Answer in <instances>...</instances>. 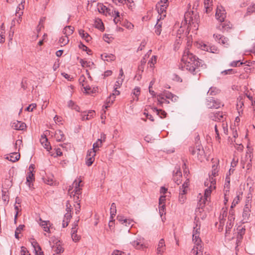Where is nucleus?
<instances>
[{"instance_id": "nucleus-1", "label": "nucleus", "mask_w": 255, "mask_h": 255, "mask_svg": "<svg viewBox=\"0 0 255 255\" xmlns=\"http://www.w3.org/2000/svg\"><path fill=\"white\" fill-rule=\"evenodd\" d=\"M181 61L184 64V67L193 74H196L198 68L202 66V60L190 53L188 49L184 51Z\"/></svg>"}, {"instance_id": "nucleus-2", "label": "nucleus", "mask_w": 255, "mask_h": 255, "mask_svg": "<svg viewBox=\"0 0 255 255\" xmlns=\"http://www.w3.org/2000/svg\"><path fill=\"white\" fill-rule=\"evenodd\" d=\"M189 151L199 160L201 161L204 158V150L199 140L195 141L194 146L190 147Z\"/></svg>"}, {"instance_id": "nucleus-3", "label": "nucleus", "mask_w": 255, "mask_h": 255, "mask_svg": "<svg viewBox=\"0 0 255 255\" xmlns=\"http://www.w3.org/2000/svg\"><path fill=\"white\" fill-rule=\"evenodd\" d=\"M189 14V13L185 14V22L184 23V24H187V22L189 21L188 24V26H187V32H188V33H189V32H190V31L191 30H194V31H196L198 28V23H197L196 22L193 21V19H191V18H190L189 20H188L187 19V16H188V15ZM182 24H183V23H182Z\"/></svg>"}, {"instance_id": "nucleus-4", "label": "nucleus", "mask_w": 255, "mask_h": 255, "mask_svg": "<svg viewBox=\"0 0 255 255\" xmlns=\"http://www.w3.org/2000/svg\"><path fill=\"white\" fill-rule=\"evenodd\" d=\"M168 4H160V2H158L156 5V8L157 10L158 14L160 15V17L158 18V21L166 16V9Z\"/></svg>"}, {"instance_id": "nucleus-5", "label": "nucleus", "mask_w": 255, "mask_h": 255, "mask_svg": "<svg viewBox=\"0 0 255 255\" xmlns=\"http://www.w3.org/2000/svg\"><path fill=\"white\" fill-rule=\"evenodd\" d=\"M216 17L220 22H224L226 17V12L222 6H218L216 12Z\"/></svg>"}, {"instance_id": "nucleus-6", "label": "nucleus", "mask_w": 255, "mask_h": 255, "mask_svg": "<svg viewBox=\"0 0 255 255\" xmlns=\"http://www.w3.org/2000/svg\"><path fill=\"white\" fill-rule=\"evenodd\" d=\"M96 150H94L93 149H91L89 150L87 152V154L86 156V164L87 166H91L94 160H95V156L96 155Z\"/></svg>"}, {"instance_id": "nucleus-7", "label": "nucleus", "mask_w": 255, "mask_h": 255, "mask_svg": "<svg viewBox=\"0 0 255 255\" xmlns=\"http://www.w3.org/2000/svg\"><path fill=\"white\" fill-rule=\"evenodd\" d=\"M206 105L209 109H218L220 107L221 103L218 100H215L214 98H211L207 100Z\"/></svg>"}, {"instance_id": "nucleus-8", "label": "nucleus", "mask_w": 255, "mask_h": 255, "mask_svg": "<svg viewBox=\"0 0 255 255\" xmlns=\"http://www.w3.org/2000/svg\"><path fill=\"white\" fill-rule=\"evenodd\" d=\"M251 205L247 203L245 206L243 213V223H247L249 220L251 212Z\"/></svg>"}, {"instance_id": "nucleus-9", "label": "nucleus", "mask_w": 255, "mask_h": 255, "mask_svg": "<svg viewBox=\"0 0 255 255\" xmlns=\"http://www.w3.org/2000/svg\"><path fill=\"white\" fill-rule=\"evenodd\" d=\"M214 37L217 41L222 44L225 47H227L229 45V40L228 38L220 34H214Z\"/></svg>"}, {"instance_id": "nucleus-10", "label": "nucleus", "mask_w": 255, "mask_h": 255, "mask_svg": "<svg viewBox=\"0 0 255 255\" xmlns=\"http://www.w3.org/2000/svg\"><path fill=\"white\" fill-rule=\"evenodd\" d=\"M79 222V220L75 221L73 224V227L71 229V237L72 238V240L74 242H77L79 241L80 239V236H78L77 234V230L76 227L78 226V223Z\"/></svg>"}, {"instance_id": "nucleus-11", "label": "nucleus", "mask_w": 255, "mask_h": 255, "mask_svg": "<svg viewBox=\"0 0 255 255\" xmlns=\"http://www.w3.org/2000/svg\"><path fill=\"white\" fill-rule=\"evenodd\" d=\"M182 178V173L179 167H176L175 170L173 171V178L175 183L177 185H179L181 182L180 180Z\"/></svg>"}, {"instance_id": "nucleus-12", "label": "nucleus", "mask_w": 255, "mask_h": 255, "mask_svg": "<svg viewBox=\"0 0 255 255\" xmlns=\"http://www.w3.org/2000/svg\"><path fill=\"white\" fill-rule=\"evenodd\" d=\"M81 182V180H79L78 181L76 180H75L73 183V187H74V189L73 191L70 192L71 189H69L68 191L69 193L72 194L74 192H75V194H81V189L80 188V183Z\"/></svg>"}, {"instance_id": "nucleus-13", "label": "nucleus", "mask_w": 255, "mask_h": 255, "mask_svg": "<svg viewBox=\"0 0 255 255\" xmlns=\"http://www.w3.org/2000/svg\"><path fill=\"white\" fill-rule=\"evenodd\" d=\"M224 116V115H223L222 112H218L216 113H211L210 115V118L214 121L221 122L223 121Z\"/></svg>"}, {"instance_id": "nucleus-14", "label": "nucleus", "mask_w": 255, "mask_h": 255, "mask_svg": "<svg viewBox=\"0 0 255 255\" xmlns=\"http://www.w3.org/2000/svg\"><path fill=\"white\" fill-rule=\"evenodd\" d=\"M26 124L24 123L18 121L11 123V127L16 130H23L26 128Z\"/></svg>"}, {"instance_id": "nucleus-15", "label": "nucleus", "mask_w": 255, "mask_h": 255, "mask_svg": "<svg viewBox=\"0 0 255 255\" xmlns=\"http://www.w3.org/2000/svg\"><path fill=\"white\" fill-rule=\"evenodd\" d=\"M165 245L163 239H160L157 248V254L158 255H161L165 250Z\"/></svg>"}, {"instance_id": "nucleus-16", "label": "nucleus", "mask_w": 255, "mask_h": 255, "mask_svg": "<svg viewBox=\"0 0 255 255\" xmlns=\"http://www.w3.org/2000/svg\"><path fill=\"white\" fill-rule=\"evenodd\" d=\"M40 142L41 144L48 151L51 149V147L50 145L49 142L48 141V139L45 135H41L40 138Z\"/></svg>"}, {"instance_id": "nucleus-17", "label": "nucleus", "mask_w": 255, "mask_h": 255, "mask_svg": "<svg viewBox=\"0 0 255 255\" xmlns=\"http://www.w3.org/2000/svg\"><path fill=\"white\" fill-rule=\"evenodd\" d=\"M190 255H203L202 246L195 245L191 251Z\"/></svg>"}, {"instance_id": "nucleus-18", "label": "nucleus", "mask_w": 255, "mask_h": 255, "mask_svg": "<svg viewBox=\"0 0 255 255\" xmlns=\"http://www.w3.org/2000/svg\"><path fill=\"white\" fill-rule=\"evenodd\" d=\"M95 114V111L90 110L87 114L86 112L82 113L81 116L82 121L89 120L93 117V115Z\"/></svg>"}, {"instance_id": "nucleus-19", "label": "nucleus", "mask_w": 255, "mask_h": 255, "mask_svg": "<svg viewBox=\"0 0 255 255\" xmlns=\"http://www.w3.org/2000/svg\"><path fill=\"white\" fill-rule=\"evenodd\" d=\"M101 57L104 61L111 62L115 60L116 56L112 54L104 53L101 55Z\"/></svg>"}, {"instance_id": "nucleus-20", "label": "nucleus", "mask_w": 255, "mask_h": 255, "mask_svg": "<svg viewBox=\"0 0 255 255\" xmlns=\"http://www.w3.org/2000/svg\"><path fill=\"white\" fill-rule=\"evenodd\" d=\"M106 135L102 134L101 135V138L98 139L96 142L94 143L93 145V148L94 150H96L95 148L101 147L102 145L103 142L105 141Z\"/></svg>"}, {"instance_id": "nucleus-21", "label": "nucleus", "mask_w": 255, "mask_h": 255, "mask_svg": "<svg viewBox=\"0 0 255 255\" xmlns=\"http://www.w3.org/2000/svg\"><path fill=\"white\" fill-rule=\"evenodd\" d=\"M161 94L164 95L165 98L170 99L173 102H175L178 99V97L168 91H164Z\"/></svg>"}, {"instance_id": "nucleus-22", "label": "nucleus", "mask_w": 255, "mask_h": 255, "mask_svg": "<svg viewBox=\"0 0 255 255\" xmlns=\"http://www.w3.org/2000/svg\"><path fill=\"white\" fill-rule=\"evenodd\" d=\"M52 248L57 254H60L64 252V249L62 247L59 241L56 242L55 245L53 246Z\"/></svg>"}, {"instance_id": "nucleus-23", "label": "nucleus", "mask_w": 255, "mask_h": 255, "mask_svg": "<svg viewBox=\"0 0 255 255\" xmlns=\"http://www.w3.org/2000/svg\"><path fill=\"white\" fill-rule=\"evenodd\" d=\"M33 180H34V174L33 173L32 170H30L27 173L26 183L27 185H28L29 187H30L31 183Z\"/></svg>"}, {"instance_id": "nucleus-24", "label": "nucleus", "mask_w": 255, "mask_h": 255, "mask_svg": "<svg viewBox=\"0 0 255 255\" xmlns=\"http://www.w3.org/2000/svg\"><path fill=\"white\" fill-rule=\"evenodd\" d=\"M117 218L118 221L121 223V224H124V223H127V222H128V225H132V223L133 222V221L131 219H128L125 218L124 216L121 215H118Z\"/></svg>"}, {"instance_id": "nucleus-25", "label": "nucleus", "mask_w": 255, "mask_h": 255, "mask_svg": "<svg viewBox=\"0 0 255 255\" xmlns=\"http://www.w3.org/2000/svg\"><path fill=\"white\" fill-rule=\"evenodd\" d=\"M55 137L57 141H64L65 139V135L61 130L55 131Z\"/></svg>"}, {"instance_id": "nucleus-26", "label": "nucleus", "mask_w": 255, "mask_h": 255, "mask_svg": "<svg viewBox=\"0 0 255 255\" xmlns=\"http://www.w3.org/2000/svg\"><path fill=\"white\" fill-rule=\"evenodd\" d=\"M40 226L43 228L44 231L50 233V228L51 227V223L49 221H42L40 223Z\"/></svg>"}, {"instance_id": "nucleus-27", "label": "nucleus", "mask_w": 255, "mask_h": 255, "mask_svg": "<svg viewBox=\"0 0 255 255\" xmlns=\"http://www.w3.org/2000/svg\"><path fill=\"white\" fill-rule=\"evenodd\" d=\"M79 34L86 42H89L92 39L90 35L87 33H85V31L83 29H80L79 30Z\"/></svg>"}, {"instance_id": "nucleus-28", "label": "nucleus", "mask_w": 255, "mask_h": 255, "mask_svg": "<svg viewBox=\"0 0 255 255\" xmlns=\"http://www.w3.org/2000/svg\"><path fill=\"white\" fill-rule=\"evenodd\" d=\"M19 158H20V154H18L16 152L12 153L6 157V158L8 160H9L13 162L17 161L19 159Z\"/></svg>"}, {"instance_id": "nucleus-29", "label": "nucleus", "mask_w": 255, "mask_h": 255, "mask_svg": "<svg viewBox=\"0 0 255 255\" xmlns=\"http://www.w3.org/2000/svg\"><path fill=\"white\" fill-rule=\"evenodd\" d=\"M231 24L230 22H225L224 23H222L218 26V28L220 30L222 31L228 30L229 29L231 28Z\"/></svg>"}, {"instance_id": "nucleus-30", "label": "nucleus", "mask_w": 255, "mask_h": 255, "mask_svg": "<svg viewBox=\"0 0 255 255\" xmlns=\"http://www.w3.org/2000/svg\"><path fill=\"white\" fill-rule=\"evenodd\" d=\"M157 100L159 104L162 106L163 104H168L169 103V101L167 100V99L165 98L163 95L159 94L157 95Z\"/></svg>"}, {"instance_id": "nucleus-31", "label": "nucleus", "mask_w": 255, "mask_h": 255, "mask_svg": "<svg viewBox=\"0 0 255 255\" xmlns=\"http://www.w3.org/2000/svg\"><path fill=\"white\" fill-rule=\"evenodd\" d=\"M214 177H213V176L209 175V182L206 181L205 182V185L206 186H208L209 182H210V187H212L214 189H215V188H216L215 185L216 183V179L214 178Z\"/></svg>"}, {"instance_id": "nucleus-32", "label": "nucleus", "mask_w": 255, "mask_h": 255, "mask_svg": "<svg viewBox=\"0 0 255 255\" xmlns=\"http://www.w3.org/2000/svg\"><path fill=\"white\" fill-rule=\"evenodd\" d=\"M74 27L71 26H66L63 30V33L66 36L72 34L74 31Z\"/></svg>"}, {"instance_id": "nucleus-33", "label": "nucleus", "mask_w": 255, "mask_h": 255, "mask_svg": "<svg viewBox=\"0 0 255 255\" xmlns=\"http://www.w3.org/2000/svg\"><path fill=\"white\" fill-rule=\"evenodd\" d=\"M24 2V0H22L21 2V4H19V5L17 7V9L16 11V15L18 16L19 18L23 14V12L22 10L24 9V5L22 4V2Z\"/></svg>"}, {"instance_id": "nucleus-34", "label": "nucleus", "mask_w": 255, "mask_h": 255, "mask_svg": "<svg viewBox=\"0 0 255 255\" xmlns=\"http://www.w3.org/2000/svg\"><path fill=\"white\" fill-rule=\"evenodd\" d=\"M193 241L194 242L195 246H202L201 244V240L199 238V236L198 235V233L193 234Z\"/></svg>"}, {"instance_id": "nucleus-35", "label": "nucleus", "mask_w": 255, "mask_h": 255, "mask_svg": "<svg viewBox=\"0 0 255 255\" xmlns=\"http://www.w3.org/2000/svg\"><path fill=\"white\" fill-rule=\"evenodd\" d=\"M31 245L32 246V247H33V248L34 249L35 253L37 254L39 251H40L41 250V248L40 246L39 245L38 243L36 241H35L34 239H33L32 241L31 242Z\"/></svg>"}, {"instance_id": "nucleus-36", "label": "nucleus", "mask_w": 255, "mask_h": 255, "mask_svg": "<svg viewBox=\"0 0 255 255\" xmlns=\"http://www.w3.org/2000/svg\"><path fill=\"white\" fill-rule=\"evenodd\" d=\"M153 111L156 112L157 115H158L161 118H164L166 117V113L162 110H158L156 108H154L153 109Z\"/></svg>"}, {"instance_id": "nucleus-37", "label": "nucleus", "mask_w": 255, "mask_h": 255, "mask_svg": "<svg viewBox=\"0 0 255 255\" xmlns=\"http://www.w3.org/2000/svg\"><path fill=\"white\" fill-rule=\"evenodd\" d=\"M159 21L157 20V22L155 25V33L157 35H159L161 32V26L162 23L159 22Z\"/></svg>"}, {"instance_id": "nucleus-38", "label": "nucleus", "mask_w": 255, "mask_h": 255, "mask_svg": "<svg viewBox=\"0 0 255 255\" xmlns=\"http://www.w3.org/2000/svg\"><path fill=\"white\" fill-rule=\"evenodd\" d=\"M117 212L116 205L115 203H113L110 208L111 217L113 219Z\"/></svg>"}, {"instance_id": "nucleus-39", "label": "nucleus", "mask_w": 255, "mask_h": 255, "mask_svg": "<svg viewBox=\"0 0 255 255\" xmlns=\"http://www.w3.org/2000/svg\"><path fill=\"white\" fill-rule=\"evenodd\" d=\"M212 0H204V5L206 9V12L211 10V6Z\"/></svg>"}, {"instance_id": "nucleus-40", "label": "nucleus", "mask_w": 255, "mask_h": 255, "mask_svg": "<svg viewBox=\"0 0 255 255\" xmlns=\"http://www.w3.org/2000/svg\"><path fill=\"white\" fill-rule=\"evenodd\" d=\"M24 226L23 225H20L16 229L15 231V238L16 239H19V234L20 233L21 231L23 230Z\"/></svg>"}, {"instance_id": "nucleus-41", "label": "nucleus", "mask_w": 255, "mask_h": 255, "mask_svg": "<svg viewBox=\"0 0 255 255\" xmlns=\"http://www.w3.org/2000/svg\"><path fill=\"white\" fill-rule=\"evenodd\" d=\"M59 43L63 45H65L69 42L68 36L65 35L64 37H61L59 40Z\"/></svg>"}, {"instance_id": "nucleus-42", "label": "nucleus", "mask_w": 255, "mask_h": 255, "mask_svg": "<svg viewBox=\"0 0 255 255\" xmlns=\"http://www.w3.org/2000/svg\"><path fill=\"white\" fill-rule=\"evenodd\" d=\"M95 27L101 31H103L104 30V24L100 19L98 21H96Z\"/></svg>"}, {"instance_id": "nucleus-43", "label": "nucleus", "mask_w": 255, "mask_h": 255, "mask_svg": "<svg viewBox=\"0 0 255 255\" xmlns=\"http://www.w3.org/2000/svg\"><path fill=\"white\" fill-rule=\"evenodd\" d=\"M218 165H215V164L213 165L212 166V170L211 175L213 177H216V176L218 175Z\"/></svg>"}, {"instance_id": "nucleus-44", "label": "nucleus", "mask_w": 255, "mask_h": 255, "mask_svg": "<svg viewBox=\"0 0 255 255\" xmlns=\"http://www.w3.org/2000/svg\"><path fill=\"white\" fill-rule=\"evenodd\" d=\"M124 79L121 78L120 77H118V80L116 82V83L115 84L114 87H115V89H118L121 87V86L122 85V83L123 82Z\"/></svg>"}, {"instance_id": "nucleus-45", "label": "nucleus", "mask_w": 255, "mask_h": 255, "mask_svg": "<svg viewBox=\"0 0 255 255\" xmlns=\"http://www.w3.org/2000/svg\"><path fill=\"white\" fill-rule=\"evenodd\" d=\"M212 187H208L205 190L204 198L206 200H208V198L210 196Z\"/></svg>"}, {"instance_id": "nucleus-46", "label": "nucleus", "mask_w": 255, "mask_h": 255, "mask_svg": "<svg viewBox=\"0 0 255 255\" xmlns=\"http://www.w3.org/2000/svg\"><path fill=\"white\" fill-rule=\"evenodd\" d=\"M82 86L84 89V90L86 93L89 94L91 93H94L96 91L95 90H94V89L93 90H92L89 86H85L84 84H82Z\"/></svg>"}, {"instance_id": "nucleus-47", "label": "nucleus", "mask_w": 255, "mask_h": 255, "mask_svg": "<svg viewBox=\"0 0 255 255\" xmlns=\"http://www.w3.org/2000/svg\"><path fill=\"white\" fill-rule=\"evenodd\" d=\"M70 196H73L74 197V201L76 204L80 203H79V198L80 196H81V194H75V192H74L72 194H70Z\"/></svg>"}, {"instance_id": "nucleus-48", "label": "nucleus", "mask_w": 255, "mask_h": 255, "mask_svg": "<svg viewBox=\"0 0 255 255\" xmlns=\"http://www.w3.org/2000/svg\"><path fill=\"white\" fill-rule=\"evenodd\" d=\"M209 50V51L208 52H210L213 53H218L219 51V50L218 49V48L214 45L210 46Z\"/></svg>"}, {"instance_id": "nucleus-49", "label": "nucleus", "mask_w": 255, "mask_h": 255, "mask_svg": "<svg viewBox=\"0 0 255 255\" xmlns=\"http://www.w3.org/2000/svg\"><path fill=\"white\" fill-rule=\"evenodd\" d=\"M244 105V103L243 101L242 98L240 97V99H238V102L237 104V108L238 110H240L242 107V106Z\"/></svg>"}, {"instance_id": "nucleus-50", "label": "nucleus", "mask_w": 255, "mask_h": 255, "mask_svg": "<svg viewBox=\"0 0 255 255\" xmlns=\"http://www.w3.org/2000/svg\"><path fill=\"white\" fill-rule=\"evenodd\" d=\"M207 201V200H206L205 198H204L203 199L201 198L200 200L198 202L199 208L203 209V207L205 206V203Z\"/></svg>"}, {"instance_id": "nucleus-51", "label": "nucleus", "mask_w": 255, "mask_h": 255, "mask_svg": "<svg viewBox=\"0 0 255 255\" xmlns=\"http://www.w3.org/2000/svg\"><path fill=\"white\" fill-rule=\"evenodd\" d=\"M6 191L2 190V200L4 202H8L9 200V196L6 194Z\"/></svg>"}, {"instance_id": "nucleus-52", "label": "nucleus", "mask_w": 255, "mask_h": 255, "mask_svg": "<svg viewBox=\"0 0 255 255\" xmlns=\"http://www.w3.org/2000/svg\"><path fill=\"white\" fill-rule=\"evenodd\" d=\"M233 225H234L233 222H227V225L226 226V234L230 232V229L232 228V227L233 226Z\"/></svg>"}, {"instance_id": "nucleus-53", "label": "nucleus", "mask_w": 255, "mask_h": 255, "mask_svg": "<svg viewBox=\"0 0 255 255\" xmlns=\"http://www.w3.org/2000/svg\"><path fill=\"white\" fill-rule=\"evenodd\" d=\"M156 60H157V56H152L150 60L149 61L148 64H150V66L151 67H153L154 64L156 63Z\"/></svg>"}, {"instance_id": "nucleus-54", "label": "nucleus", "mask_w": 255, "mask_h": 255, "mask_svg": "<svg viewBox=\"0 0 255 255\" xmlns=\"http://www.w3.org/2000/svg\"><path fill=\"white\" fill-rule=\"evenodd\" d=\"M132 245L135 248L137 249H140L141 247L142 246V245L139 242L137 241H133L132 243Z\"/></svg>"}, {"instance_id": "nucleus-55", "label": "nucleus", "mask_w": 255, "mask_h": 255, "mask_svg": "<svg viewBox=\"0 0 255 255\" xmlns=\"http://www.w3.org/2000/svg\"><path fill=\"white\" fill-rule=\"evenodd\" d=\"M140 88H139V87H135L133 89V94L134 95H135V97H136V101H138V96L140 94Z\"/></svg>"}, {"instance_id": "nucleus-56", "label": "nucleus", "mask_w": 255, "mask_h": 255, "mask_svg": "<svg viewBox=\"0 0 255 255\" xmlns=\"http://www.w3.org/2000/svg\"><path fill=\"white\" fill-rule=\"evenodd\" d=\"M218 92V90L216 88L211 87L208 92V94L210 95H215Z\"/></svg>"}, {"instance_id": "nucleus-57", "label": "nucleus", "mask_w": 255, "mask_h": 255, "mask_svg": "<svg viewBox=\"0 0 255 255\" xmlns=\"http://www.w3.org/2000/svg\"><path fill=\"white\" fill-rule=\"evenodd\" d=\"M124 4H126L129 8H132L134 5L133 1L132 0H124Z\"/></svg>"}, {"instance_id": "nucleus-58", "label": "nucleus", "mask_w": 255, "mask_h": 255, "mask_svg": "<svg viewBox=\"0 0 255 255\" xmlns=\"http://www.w3.org/2000/svg\"><path fill=\"white\" fill-rule=\"evenodd\" d=\"M5 36L3 29L1 28L0 29V43H3L4 42Z\"/></svg>"}, {"instance_id": "nucleus-59", "label": "nucleus", "mask_w": 255, "mask_h": 255, "mask_svg": "<svg viewBox=\"0 0 255 255\" xmlns=\"http://www.w3.org/2000/svg\"><path fill=\"white\" fill-rule=\"evenodd\" d=\"M123 25L125 27H126L127 28L129 29H132L134 26L131 23H130L128 21H125L124 23L123 24Z\"/></svg>"}, {"instance_id": "nucleus-60", "label": "nucleus", "mask_w": 255, "mask_h": 255, "mask_svg": "<svg viewBox=\"0 0 255 255\" xmlns=\"http://www.w3.org/2000/svg\"><path fill=\"white\" fill-rule=\"evenodd\" d=\"M165 208V204L159 205V214L161 216H162L163 214H165V213L164 212Z\"/></svg>"}, {"instance_id": "nucleus-61", "label": "nucleus", "mask_w": 255, "mask_h": 255, "mask_svg": "<svg viewBox=\"0 0 255 255\" xmlns=\"http://www.w3.org/2000/svg\"><path fill=\"white\" fill-rule=\"evenodd\" d=\"M225 220L224 219V216H223L222 219H220L219 226L218 227V230L219 231L221 232L223 229V225L224 224Z\"/></svg>"}, {"instance_id": "nucleus-62", "label": "nucleus", "mask_w": 255, "mask_h": 255, "mask_svg": "<svg viewBox=\"0 0 255 255\" xmlns=\"http://www.w3.org/2000/svg\"><path fill=\"white\" fill-rule=\"evenodd\" d=\"M255 10V4H254L248 8L247 13L248 14H250V13L254 12Z\"/></svg>"}, {"instance_id": "nucleus-63", "label": "nucleus", "mask_w": 255, "mask_h": 255, "mask_svg": "<svg viewBox=\"0 0 255 255\" xmlns=\"http://www.w3.org/2000/svg\"><path fill=\"white\" fill-rule=\"evenodd\" d=\"M222 127L223 129L224 132L225 134L227 135L228 132V125L227 123H222Z\"/></svg>"}, {"instance_id": "nucleus-64", "label": "nucleus", "mask_w": 255, "mask_h": 255, "mask_svg": "<svg viewBox=\"0 0 255 255\" xmlns=\"http://www.w3.org/2000/svg\"><path fill=\"white\" fill-rule=\"evenodd\" d=\"M209 45H207V44H205V43H201L200 44V48L202 50H205V51H209Z\"/></svg>"}]
</instances>
